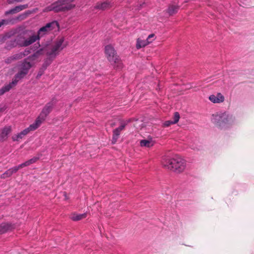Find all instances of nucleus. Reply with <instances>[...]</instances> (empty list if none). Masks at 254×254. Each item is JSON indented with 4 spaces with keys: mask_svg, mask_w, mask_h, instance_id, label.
I'll return each instance as SVG.
<instances>
[{
    "mask_svg": "<svg viewBox=\"0 0 254 254\" xmlns=\"http://www.w3.org/2000/svg\"><path fill=\"white\" fill-rule=\"evenodd\" d=\"M59 29V24L57 21H53L46 24V25L41 27L38 31L37 35L39 39L45 35L49 34L53 30Z\"/></svg>",
    "mask_w": 254,
    "mask_h": 254,
    "instance_id": "6e6552de",
    "label": "nucleus"
},
{
    "mask_svg": "<svg viewBox=\"0 0 254 254\" xmlns=\"http://www.w3.org/2000/svg\"><path fill=\"white\" fill-rule=\"evenodd\" d=\"M64 37L58 38L53 45L49 47L46 50L47 58L43 64V66L46 68L49 65L56 57L60 54L65 47L64 44Z\"/></svg>",
    "mask_w": 254,
    "mask_h": 254,
    "instance_id": "f03ea898",
    "label": "nucleus"
},
{
    "mask_svg": "<svg viewBox=\"0 0 254 254\" xmlns=\"http://www.w3.org/2000/svg\"><path fill=\"white\" fill-rule=\"evenodd\" d=\"M43 49H40L34 53L32 56L28 57L27 60H29V61L33 63L34 61H37L39 57L43 55Z\"/></svg>",
    "mask_w": 254,
    "mask_h": 254,
    "instance_id": "6ab92c4d",
    "label": "nucleus"
},
{
    "mask_svg": "<svg viewBox=\"0 0 254 254\" xmlns=\"http://www.w3.org/2000/svg\"><path fill=\"white\" fill-rule=\"evenodd\" d=\"M11 229V226L8 223H2L0 225V233H4Z\"/></svg>",
    "mask_w": 254,
    "mask_h": 254,
    "instance_id": "5701e85b",
    "label": "nucleus"
},
{
    "mask_svg": "<svg viewBox=\"0 0 254 254\" xmlns=\"http://www.w3.org/2000/svg\"><path fill=\"white\" fill-rule=\"evenodd\" d=\"M106 57L110 63L114 66V68L120 69L122 68V63L114 48L110 45H107L105 48Z\"/></svg>",
    "mask_w": 254,
    "mask_h": 254,
    "instance_id": "39448f33",
    "label": "nucleus"
},
{
    "mask_svg": "<svg viewBox=\"0 0 254 254\" xmlns=\"http://www.w3.org/2000/svg\"><path fill=\"white\" fill-rule=\"evenodd\" d=\"M155 39V35L154 34H150L146 38L147 40L151 41V42Z\"/></svg>",
    "mask_w": 254,
    "mask_h": 254,
    "instance_id": "c756f323",
    "label": "nucleus"
},
{
    "mask_svg": "<svg viewBox=\"0 0 254 254\" xmlns=\"http://www.w3.org/2000/svg\"><path fill=\"white\" fill-rule=\"evenodd\" d=\"M29 53L28 51H25L24 52L19 53L18 54H16L13 56H12V58L14 60H17L20 59H22L23 57L27 56Z\"/></svg>",
    "mask_w": 254,
    "mask_h": 254,
    "instance_id": "b1692460",
    "label": "nucleus"
},
{
    "mask_svg": "<svg viewBox=\"0 0 254 254\" xmlns=\"http://www.w3.org/2000/svg\"><path fill=\"white\" fill-rule=\"evenodd\" d=\"M54 105H55V103L53 101H51V102L48 103L45 105V106L44 107V108L43 109L42 112H41V113L39 116L43 118L44 120H45L46 117L52 111Z\"/></svg>",
    "mask_w": 254,
    "mask_h": 254,
    "instance_id": "9d476101",
    "label": "nucleus"
},
{
    "mask_svg": "<svg viewBox=\"0 0 254 254\" xmlns=\"http://www.w3.org/2000/svg\"><path fill=\"white\" fill-rule=\"evenodd\" d=\"M151 43V41H148L147 39H142L141 38H138L136 40V48L137 49H139L143 48Z\"/></svg>",
    "mask_w": 254,
    "mask_h": 254,
    "instance_id": "f3484780",
    "label": "nucleus"
},
{
    "mask_svg": "<svg viewBox=\"0 0 254 254\" xmlns=\"http://www.w3.org/2000/svg\"><path fill=\"white\" fill-rule=\"evenodd\" d=\"M8 23V20L2 19L0 20V27L3 25H6Z\"/></svg>",
    "mask_w": 254,
    "mask_h": 254,
    "instance_id": "2f4dec72",
    "label": "nucleus"
},
{
    "mask_svg": "<svg viewBox=\"0 0 254 254\" xmlns=\"http://www.w3.org/2000/svg\"><path fill=\"white\" fill-rule=\"evenodd\" d=\"M155 144V141L152 138L142 139L140 141V146L142 147L150 148Z\"/></svg>",
    "mask_w": 254,
    "mask_h": 254,
    "instance_id": "dca6fc26",
    "label": "nucleus"
},
{
    "mask_svg": "<svg viewBox=\"0 0 254 254\" xmlns=\"http://www.w3.org/2000/svg\"><path fill=\"white\" fill-rule=\"evenodd\" d=\"M17 83L16 80L12 79V81L10 82L9 84H6L3 86L1 89H0V96L3 95L5 92L9 91L13 86H15Z\"/></svg>",
    "mask_w": 254,
    "mask_h": 254,
    "instance_id": "2eb2a0df",
    "label": "nucleus"
},
{
    "mask_svg": "<svg viewBox=\"0 0 254 254\" xmlns=\"http://www.w3.org/2000/svg\"><path fill=\"white\" fill-rule=\"evenodd\" d=\"M28 133V131L25 128L20 132L14 134L12 136V139L13 141H19L20 139H22L25 136H26Z\"/></svg>",
    "mask_w": 254,
    "mask_h": 254,
    "instance_id": "a211bd4d",
    "label": "nucleus"
},
{
    "mask_svg": "<svg viewBox=\"0 0 254 254\" xmlns=\"http://www.w3.org/2000/svg\"><path fill=\"white\" fill-rule=\"evenodd\" d=\"M179 8V7L178 5L174 4L170 5L167 9V13L169 15H173L177 13Z\"/></svg>",
    "mask_w": 254,
    "mask_h": 254,
    "instance_id": "aec40b11",
    "label": "nucleus"
},
{
    "mask_svg": "<svg viewBox=\"0 0 254 254\" xmlns=\"http://www.w3.org/2000/svg\"><path fill=\"white\" fill-rule=\"evenodd\" d=\"M11 127L6 126L0 130V141L5 140L8 134L11 132Z\"/></svg>",
    "mask_w": 254,
    "mask_h": 254,
    "instance_id": "ddd939ff",
    "label": "nucleus"
},
{
    "mask_svg": "<svg viewBox=\"0 0 254 254\" xmlns=\"http://www.w3.org/2000/svg\"><path fill=\"white\" fill-rule=\"evenodd\" d=\"M86 216H87L86 213H84L83 214L73 213L71 215V219L73 221H78V220H80L83 218H86Z\"/></svg>",
    "mask_w": 254,
    "mask_h": 254,
    "instance_id": "412c9836",
    "label": "nucleus"
},
{
    "mask_svg": "<svg viewBox=\"0 0 254 254\" xmlns=\"http://www.w3.org/2000/svg\"><path fill=\"white\" fill-rule=\"evenodd\" d=\"M19 46V44L18 43L17 37L16 38L13 40H11L9 41L8 43L6 44V46L5 48L7 50H10L17 46Z\"/></svg>",
    "mask_w": 254,
    "mask_h": 254,
    "instance_id": "4be33fe9",
    "label": "nucleus"
},
{
    "mask_svg": "<svg viewBox=\"0 0 254 254\" xmlns=\"http://www.w3.org/2000/svg\"><path fill=\"white\" fill-rule=\"evenodd\" d=\"M30 165V164L29 161L28 160V161H26L25 162L20 164V167H21V168H22L23 167H26V166H29Z\"/></svg>",
    "mask_w": 254,
    "mask_h": 254,
    "instance_id": "473e14b6",
    "label": "nucleus"
},
{
    "mask_svg": "<svg viewBox=\"0 0 254 254\" xmlns=\"http://www.w3.org/2000/svg\"><path fill=\"white\" fill-rule=\"evenodd\" d=\"M39 40L37 34L33 33L31 31L25 35H20L17 36L18 43L20 47L28 46Z\"/></svg>",
    "mask_w": 254,
    "mask_h": 254,
    "instance_id": "423d86ee",
    "label": "nucleus"
},
{
    "mask_svg": "<svg viewBox=\"0 0 254 254\" xmlns=\"http://www.w3.org/2000/svg\"><path fill=\"white\" fill-rule=\"evenodd\" d=\"M173 123L175 124L178 122L180 119V115L178 112H175L174 115Z\"/></svg>",
    "mask_w": 254,
    "mask_h": 254,
    "instance_id": "bb28decb",
    "label": "nucleus"
},
{
    "mask_svg": "<svg viewBox=\"0 0 254 254\" xmlns=\"http://www.w3.org/2000/svg\"><path fill=\"white\" fill-rule=\"evenodd\" d=\"M14 60L13 59L12 57L11 56L5 59V63L6 64H10Z\"/></svg>",
    "mask_w": 254,
    "mask_h": 254,
    "instance_id": "7c9ffc66",
    "label": "nucleus"
},
{
    "mask_svg": "<svg viewBox=\"0 0 254 254\" xmlns=\"http://www.w3.org/2000/svg\"><path fill=\"white\" fill-rule=\"evenodd\" d=\"M173 124H175L173 121H165L164 123H163V127H169L170 126H171V125H173Z\"/></svg>",
    "mask_w": 254,
    "mask_h": 254,
    "instance_id": "cd10ccee",
    "label": "nucleus"
},
{
    "mask_svg": "<svg viewBox=\"0 0 254 254\" xmlns=\"http://www.w3.org/2000/svg\"><path fill=\"white\" fill-rule=\"evenodd\" d=\"M209 100L213 103H221L224 102V96L220 93L212 94L209 96Z\"/></svg>",
    "mask_w": 254,
    "mask_h": 254,
    "instance_id": "f8f14e48",
    "label": "nucleus"
},
{
    "mask_svg": "<svg viewBox=\"0 0 254 254\" xmlns=\"http://www.w3.org/2000/svg\"><path fill=\"white\" fill-rule=\"evenodd\" d=\"M21 167H20V165L17 166L13 167L10 168L11 171L12 172V174L16 173L19 169H21Z\"/></svg>",
    "mask_w": 254,
    "mask_h": 254,
    "instance_id": "c85d7f7f",
    "label": "nucleus"
},
{
    "mask_svg": "<svg viewBox=\"0 0 254 254\" xmlns=\"http://www.w3.org/2000/svg\"><path fill=\"white\" fill-rule=\"evenodd\" d=\"M130 120H128L126 121L122 122L121 123V125L120 126V127L113 130V135L112 138V143L113 144L116 142L120 134L121 131L124 129L125 127L129 122H130Z\"/></svg>",
    "mask_w": 254,
    "mask_h": 254,
    "instance_id": "1a4fd4ad",
    "label": "nucleus"
},
{
    "mask_svg": "<svg viewBox=\"0 0 254 254\" xmlns=\"http://www.w3.org/2000/svg\"><path fill=\"white\" fill-rule=\"evenodd\" d=\"M32 65V64L30 63V61L29 60H27V58L25 59L19 65V71L15 74L13 79L16 80V82L18 83L19 80L24 78L27 74Z\"/></svg>",
    "mask_w": 254,
    "mask_h": 254,
    "instance_id": "0eeeda50",
    "label": "nucleus"
},
{
    "mask_svg": "<svg viewBox=\"0 0 254 254\" xmlns=\"http://www.w3.org/2000/svg\"><path fill=\"white\" fill-rule=\"evenodd\" d=\"M20 8V10L21 11L27 7V5H20L18 6Z\"/></svg>",
    "mask_w": 254,
    "mask_h": 254,
    "instance_id": "c9c22d12",
    "label": "nucleus"
},
{
    "mask_svg": "<svg viewBox=\"0 0 254 254\" xmlns=\"http://www.w3.org/2000/svg\"><path fill=\"white\" fill-rule=\"evenodd\" d=\"M12 172L11 171L10 168L5 171L3 174L1 175V178L3 179H5L6 178L9 177L12 175Z\"/></svg>",
    "mask_w": 254,
    "mask_h": 254,
    "instance_id": "a878e982",
    "label": "nucleus"
},
{
    "mask_svg": "<svg viewBox=\"0 0 254 254\" xmlns=\"http://www.w3.org/2000/svg\"><path fill=\"white\" fill-rule=\"evenodd\" d=\"M20 8L18 6H15L14 8H12L9 10H7L6 11H5V15H8V14H13V13H17L18 12H19L20 11Z\"/></svg>",
    "mask_w": 254,
    "mask_h": 254,
    "instance_id": "393cba45",
    "label": "nucleus"
},
{
    "mask_svg": "<svg viewBox=\"0 0 254 254\" xmlns=\"http://www.w3.org/2000/svg\"><path fill=\"white\" fill-rule=\"evenodd\" d=\"M75 7V5L69 3L66 0H58L54 2L51 5L47 7L44 10V12L54 11L58 12L60 11H65L70 10Z\"/></svg>",
    "mask_w": 254,
    "mask_h": 254,
    "instance_id": "20e7f679",
    "label": "nucleus"
},
{
    "mask_svg": "<svg viewBox=\"0 0 254 254\" xmlns=\"http://www.w3.org/2000/svg\"><path fill=\"white\" fill-rule=\"evenodd\" d=\"M38 159V158H37V157H33V158H31V159L29 160L28 161H29V163H30V165H31V164H33V163H34L36 162V161H37Z\"/></svg>",
    "mask_w": 254,
    "mask_h": 254,
    "instance_id": "72a5a7b5",
    "label": "nucleus"
},
{
    "mask_svg": "<svg viewBox=\"0 0 254 254\" xmlns=\"http://www.w3.org/2000/svg\"><path fill=\"white\" fill-rule=\"evenodd\" d=\"M42 74V73H39L37 75V77H40Z\"/></svg>",
    "mask_w": 254,
    "mask_h": 254,
    "instance_id": "e433bc0d",
    "label": "nucleus"
},
{
    "mask_svg": "<svg viewBox=\"0 0 254 254\" xmlns=\"http://www.w3.org/2000/svg\"><path fill=\"white\" fill-rule=\"evenodd\" d=\"M113 3L109 1L98 2L95 6V8L99 10H104L107 9L113 6Z\"/></svg>",
    "mask_w": 254,
    "mask_h": 254,
    "instance_id": "4468645a",
    "label": "nucleus"
},
{
    "mask_svg": "<svg viewBox=\"0 0 254 254\" xmlns=\"http://www.w3.org/2000/svg\"><path fill=\"white\" fill-rule=\"evenodd\" d=\"M6 109V106L5 105H0V113L3 112Z\"/></svg>",
    "mask_w": 254,
    "mask_h": 254,
    "instance_id": "f704fd0d",
    "label": "nucleus"
},
{
    "mask_svg": "<svg viewBox=\"0 0 254 254\" xmlns=\"http://www.w3.org/2000/svg\"><path fill=\"white\" fill-rule=\"evenodd\" d=\"M211 121L218 127L224 128L233 125L236 119L233 115L225 112L213 115Z\"/></svg>",
    "mask_w": 254,
    "mask_h": 254,
    "instance_id": "7ed1b4c3",
    "label": "nucleus"
},
{
    "mask_svg": "<svg viewBox=\"0 0 254 254\" xmlns=\"http://www.w3.org/2000/svg\"><path fill=\"white\" fill-rule=\"evenodd\" d=\"M44 118L38 116L35 120L34 123L30 125L29 127L26 128L27 130L29 132L31 131H34L37 129L44 122Z\"/></svg>",
    "mask_w": 254,
    "mask_h": 254,
    "instance_id": "9b49d317",
    "label": "nucleus"
},
{
    "mask_svg": "<svg viewBox=\"0 0 254 254\" xmlns=\"http://www.w3.org/2000/svg\"><path fill=\"white\" fill-rule=\"evenodd\" d=\"M161 164L164 168L177 173L183 172L186 167L185 160L178 155L172 158L163 156L161 159Z\"/></svg>",
    "mask_w": 254,
    "mask_h": 254,
    "instance_id": "f257e3e1",
    "label": "nucleus"
}]
</instances>
